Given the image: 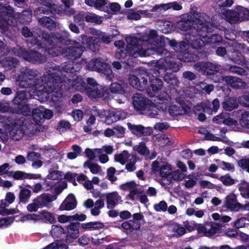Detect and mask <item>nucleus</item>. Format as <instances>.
<instances>
[{"mask_svg": "<svg viewBox=\"0 0 249 249\" xmlns=\"http://www.w3.org/2000/svg\"><path fill=\"white\" fill-rule=\"evenodd\" d=\"M55 65L53 62H48L45 65L46 72L40 78H38V72L33 69L23 68L21 73L23 80L21 85L25 87H29L34 90L36 95H39L44 91L55 92L58 86L57 81H51L50 76L53 74H59V71L57 70Z\"/></svg>", "mask_w": 249, "mask_h": 249, "instance_id": "1", "label": "nucleus"}, {"mask_svg": "<svg viewBox=\"0 0 249 249\" xmlns=\"http://www.w3.org/2000/svg\"><path fill=\"white\" fill-rule=\"evenodd\" d=\"M155 51L158 54L164 55L165 57L151 62L155 75L153 77L162 76L163 73V79L165 82L173 86L178 85L179 81L173 73L179 71L182 67L181 63L176 61L174 52H168L161 48L157 49Z\"/></svg>", "mask_w": 249, "mask_h": 249, "instance_id": "2", "label": "nucleus"}, {"mask_svg": "<svg viewBox=\"0 0 249 249\" xmlns=\"http://www.w3.org/2000/svg\"><path fill=\"white\" fill-rule=\"evenodd\" d=\"M22 34L25 37H30L33 45L41 46L42 41H46L49 45H54L55 43H60L64 45L70 43L68 33H66V36H64L57 33L49 34L39 29L31 32L27 27L24 26L22 29Z\"/></svg>", "mask_w": 249, "mask_h": 249, "instance_id": "3", "label": "nucleus"}, {"mask_svg": "<svg viewBox=\"0 0 249 249\" xmlns=\"http://www.w3.org/2000/svg\"><path fill=\"white\" fill-rule=\"evenodd\" d=\"M177 26L183 31L192 30V32L198 31L200 36L201 31L207 32L210 31L213 26L212 23L200 19V14L194 10L182 15L181 20L178 22Z\"/></svg>", "mask_w": 249, "mask_h": 249, "instance_id": "4", "label": "nucleus"}, {"mask_svg": "<svg viewBox=\"0 0 249 249\" xmlns=\"http://www.w3.org/2000/svg\"><path fill=\"white\" fill-rule=\"evenodd\" d=\"M58 43H55L54 45H50L51 47L48 49L43 50L41 49V52H38L34 50H30L27 51L19 47L13 48V53L15 55L22 58L24 60L32 63L42 64L46 62L47 56L52 54L54 55L53 47L56 45Z\"/></svg>", "mask_w": 249, "mask_h": 249, "instance_id": "5", "label": "nucleus"}, {"mask_svg": "<svg viewBox=\"0 0 249 249\" xmlns=\"http://www.w3.org/2000/svg\"><path fill=\"white\" fill-rule=\"evenodd\" d=\"M127 48L130 55L134 57L138 56H147L154 54L155 49L153 47L147 48L146 42L138 40L136 38L132 36L126 37Z\"/></svg>", "mask_w": 249, "mask_h": 249, "instance_id": "6", "label": "nucleus"}, {"mask_svg": "<svg viewBox=\"0 0 249 249\" xmlns=\"http://www.w3.org/2000/svg\"><path fill=\"white\" fill-rule=\"evenodd\" d=\"M57 70L59 71L60 73L59 74H53V76H50L51 81L56 80L58 82V86L55 89V91H57L60 89L61 86L59 85L62 82H66V79L71 77L74 72L77 71L80 69L79 64L74 63L73 61H68L62 64L61 68L54 64Z\"/></svg>", "mask_w": 249, "mask_h": 249, "instance_id": "7", "label": "nucleus"}, {"mask_svg": "<svg viewBox=\"0 0 249 249\" xmlns=\"http://www.w3.org/2000/svg\"><path fill=\"white\" fill-rule=\"evenodd\" d=\"M0 123H2L8 129L10 138L15 141L20 140L24 135V132L20 125L16 123L11 118L0 115Z\"/></svg>", "mask_w": 249, "mask_h": 249, "instance_id": "8", "label": "nucleus"}, {"mask_svg": "<svg viewBox=\"0 0 249 249\" xmlns=\"http://www.w3.org/2000/svg\"><path fill=\"white\" fill-rule=\"evenodd\" d=\"M87 67L91 71L103 73L108 80H112L114 76L110 65L101 58L91 59L88 63Z\"/></svg>", "mask_w": 249, "mask_h": 249, "instance_id": "9", "label": "nucleus"}, {"mask_svg": "<svg viewBox=\"0 0 249 249\" xmlns=\"http://www.w3.org/2000/svg\"><path fill=\"white\" fill-rule=\"evenodd\" d=\"M56 199V196L44 194L33 199V202L27 206L29 212H37L39 208L47 206L49 203Z\"/></svg>", "mask_w": 249, "mask_h": 249, "instance_id": "10", "label": "nucleus"}, {"mask_svg": "<svg viewBox=\"0 0 249 249\" xmlns=\"http://www.w3.org/2000/svg\"><path fill=\"white\" fill-rule=\"evenodd\" d=\"M148 79H149V74L144 70L139 71L137 76L130 75L128 77L130 85L140 90H142L147 87Z\"/></svg>", "mask_w": 249, "mask_h": 249, "instance_id": "11", "label": "nucleus"}, {"mask_svg": "<svg viewBox=\"0 0 249 249\" xmlns=\"http://www.w3.org/2000/svg\"><path fill=\"white\" fill-rule=\"evenodd\" d=\"M151 101L140 93H135L133 97V105L134 108L140 114L144 113V111L150 105Z\"/></svg>", "mask_w": 249, "mask_h": 249, "instance_id": "12", "label": "nucleus"}, {"mask_svg": "<svg viewBox=\"0 0 249 249\" xmlns=\"http://www.w3.org/2000/svg\"><path fill=\"white\" fill-rule=\"evenodd\" d=\"M84 51V48L81 46H74L61 49L60 53L68 59L75 60L79 58Z\"/></svg>", "mask_w": 249, "mask_h": 249, "instance_id": "13", "label": "nucleus"}, {"mask_svg": "<svg viewBox=\"0 0 249 249\" xmlns=\"http://www.w3.org/2000/svg\"><path fill=\"white\" fill-rule=\"evenodd\" d=\"M225 81L227 85L233 89H245L247 84L242 79L235 76H222L220 75V78L217 81L218 82Z\"/></svg>", "mask_w": 249, "mask_h": 249, "instance_id": "14", "label": "nucleus"}, {"mask_svg": "<svg viewBox=\"0 0 249 249\" xmlns=\"http://www.w3.org/2000/svg\"><path fill=\"white\" fill-rule=\"evenodd\" d=\"M86 93L88 96L92 99L102 98L106 99L108 96V93L101 85H97L96 87H88L86 89Z\"/></svg>", "mask_w": 249, "mask_h": 249, "instance_id": "15", "label": "nucleus"}, {"mask_svg": "<svg viewBox=\"0 0 249 249\" xmlns=\"http://www.w3.org/2000/svg\"><path fill=\"white\" fill-rule=\"evenodd\" d=\"M220 230V226L216 223H208L204 225H199L197 228L198 232L203 233L207 236H212Z\"/></svg>", "mask_w": 249, "mask_h": 249, "instance_id": "16", "label": "nucleus"}, {"mask_svg": "<svg viewBox=\"0 0 249 249\" xmlns=\"http://www.w3.org/2000/svg\"><path fill=\"white\" fill-rule=\"evenodd\" d=\"M194 68L198 71H203L204 73L207 74H211L219 71L218 66L209 62H201L196 63L194 65Z\"/></svg>", "mask_w": 249, "mask_h": 249, "instance_id": "17", "label": "nucleus"}, {"mask_svg": "<svg viewBox=\"0 0 249 249\" xmlns=\"http://www.w3.org/2000/svg\"><path fill=\"white\" fill-rule=\"evenodd\" d=\"M146 92L150 97H154L163 87L162 81L158 78H153L150 80V86L147 87Z\"/></svg>", "mask_w": 249, "mask_h": 249, "instance_id": "18", "label": "nucleus"}, {"mask_svg": "<svg viewBox=\"0 0 249 249\" xmlns=\"http://www.w3.org/2000/svg\"><path fill=\"white\" fill-rule=\"evenodd\" d=\"M128 128L135 135L139 137L150 135L153 133L152 129L150 127H144L142 125H135L128 123Z\"/></svg>", "mask_w": 249, "mask_h": 249, "instance_id": "19", "label": "nucleus"}, {"mask_svg": "<svg viewBox=\"0 0 249 249\" xmlns=\"http://www.w3.org/2000/svg\"><path fill=\"white\" fill-rule=\"evenodd\" d=\"M220 107V102L217 98L213 100L210 103L207 104L199 105L196 106V109L200 110L201 108L203 109V111L208 114H211L212 111L216 112Z\"/></svg>", "mask_w": 249, "mask_h": 249, "instance_id": "20", "label": "nucleus"}, {"mask_svg": "<svg viewBox=\"0 0 249 249\" xmlns=\"http://www.w3.org/2000/svg\"><path fill=\"white\" fill-rule=\"evenodd\" d=\"M79 223H71L67 227V233L66 240L67 243H70L71 240L77 238L79 236Z\"/></svg>", "mask_w": 249, "mask_h": 249, "instance_id": "21", "label": "nucleus"}, {"mask_svg": "<svg viewBox=\"0 0 249 249\" xmlns=\"http://www.w3.org/2000/svg\"><path fill=\"white\" fill-rule=\"evenodd\" d=\"M66 82L68 85L74 89L79 91H83L84 89L85 82L80 77H77L75 75H72L66 79Z\"/></svg>", "mask_w": 249, "mask_h": 249, "instance_id": "22", "label": "nucleus"}, {"mask_svg": "<svg viewBox=\"0 0 249 249\" xmlns=\"http://www.w3.org/2000/svg\"><path fill=\"white\" fill-rule=\"evenodd\" d=\"M197 33V36L190 35L188 37V41L192 48L198 49L205 45V40L202 36L198 34V31H195L194 33Z\"/></svg>", "mask_w": 249, "mask_h": 249, "instance_id": "23", "label": "nucleus"}, {"mask_svg": "<svg viewBox=\"0 0 249 249\" xmlns=\"http://www.w3.org/2000/svg\"><path fill=\"white\" fill-rule=\"evenodd\" d=\"M225 205L231 211H238L242 208L241 204L237 201L236 196L233 194L226 197Z\"/></svg>", "mask_w": 249, "mask_h": 249, "instance_id": "24", "label": "nucleus"}, {"mask_svg": "<svg viewBox=\"0 0 249 249\" xmlns=\"http://www.w3.org/2000/svg\"><path fill=\"white\" fill-rule=\"evenodd\" d=\"M126 113L124 111H117L116 112L109 111L107 117L105 120V123L109 125L116 122L120 119H124L126 117Z\"/></svg>", "mask_w": 249, "mask_h": 249, "instance_id": "25", "label": "nucleus"}, {"mask_svg": "<svg viewBox=\"0 0 249 249\" xmlns=\"http://www.w3.org/2000/svg\"><path fill=\"white\" fill-rule=\"evenodd\" d=\"M77 203L75 196L73 195H69L59 207L61 211H70L73 209Z\"/></svg>", "mask_w": 249, "mask_h": 249, "instance_id": "26", "label": "nucleus"}, {"mask_svg": "<svg viewBox=\"0 0 249 249\" xmlns=\"http://www.w3.org/2000/svg\"><path fill=\"white\" fill-rule=\"evenodd\" d=\"M106 198L107 206L108 209L113 208L121 199V197L116 192L107 194Z\"/></svg>", "mask_w": 249, "mask_h": 249, "instance_id": "27", "label": "nucleus"}, {"mask_svg": "<svg viewBox=\"0 0 249 249\" xmlns=\"http://www.w3.org/2000/svg\"><path fill=\"white\" fill-rule=\"evenodd\" d=\"M187 111V107L185 105L178 104L169 107L168 112L171 116L183 115Z\"/></svg>", "mask_w": 249, "mask_h": 249, "instance_id": "28", "label": "nucleus"}, {"mask_svg": "<svg viewBox=\"0 0 249 249\" xmlns=\"http://www.w3.org/2000/svg\"><path fill=\"white\" fill-rule=\"evenodd\" d=\"M43 107H40L32 108V117L34 122L38 125L42 124L44 122L42 111Z\"/></svg>", "mask_w": 249, "mask_h": 249, "instance_id": "29", "label": "nucleus"}, {"mask_svg": "<svg viewBox=\"0 0 249 249\" xmlns=\"http://www.w3.org/2000/svg\"><path fill=\"white\" fill-rule=\"evenodd\" d=\"M238 104L235 97H230L226 99L222 103V107L227 111H231L238 107Z\"/></svg>", "mask_w": 249, "mask_h": 249, "instance_id": "30", "label": "nucleus"}, {"mask_svg": "<svg viewBox=\"0 0 249 249\" xmlns=\"http://www.w3.org/2000/svg\"><path fill=\"white\" fill-rule=\"evenodd\" d=\"M14 11L12 7L10 6H5L0 3V17L1 18H4V16H7V19L11 18L12 20H15L14 17Z\"/></svg>", "mask_w": 249, "mask_h": 249, "instance_id": "31", "label": "nucleus"}, {"mask_svg": "<svg viewBox=\"0 0 249 249\" xmlns=\"http://www.w3.org/2000/svg\"><path fill=\"white\" fill-rule=\"evenodd\" d=\"M213 26L211 27L210 31H209L207 32H203L201 31V34L204 35L203 38L204 39L205 41H206L208 43H210L211 44H214L215 43L219 42L221 41V37L218 35H212L210 36H207V33L208 32H211L213 30V28L214 27V25L212 23Z\"/></svg>", "mask_w": 249, "mask_h": 249, "instance_id": "32", "label": "nucleus"}, {"mask_svg": "<svg viewBox=\"0 0 249 249\" xmlns=\"http://www.w3.org/2000/svg\"><path fill=\"white\" fill-rule=\"evenodd\" d=\"M38 22L44 27L50 30H53L57 26V23L48 17L39 18Z\"/></svg>", "mask_w": 249, "mask_h": 249, "instance_id": "33", "label": "nucleus"}, {"mask_svg": "<svg viewBox=\"0 0 249 249\" xmlns=\"http://www.w3.org/2000/svg\"><path fill=\"white\" fill-rule=\"evenodd\" d=\"M230 59L233 62L238 65H243L246 63L245 57L239 52L235 50L232 52Z\"/></svg>", "mask_w": 249, "mask_h": 249, "instance_id": "34", "label": "nucleus"}, {"mask_svg": "<svg viewBox=\"0 0 249 249\" xmlns=\"http://www.w3.org/2000/svg\"><path fill=\"white\" fill-rule=\"evenodd\" d=\"M19 188L20 189L19 194V201L24 203H26L28 202L29 199L31 197L32 194L31 191L21 186H20Z\"/></svg>", "mask_w": 249, "mask_h": 249, "instance_id": "35", "label": "nucleus"}, {"mask_svg": "<svg viewBox=\"0 0 249 249\" xmlns=\"http://www.w3.org/2000/svg\"><path fill=\"white\" fill-rule=\"evenodd\" d=\"M227 20L230 23H235L239 21L238 14L236 10H227L225 13L222 12Z\"/></svg>", "mask_w": 249, "mask_h": 249, "instance_id": "36", "label": "nucleus"}, {"mask_svg": "<svg viewBox=\"0 0 249 249\" xmlns=\"http://www.w3.org/2000/svg\"><path fill=\"white\" fill-rule=\"evenodd\" d=\"M131 156L132 155L127 151L124 150L120 153L115 154L114 160L116 162H119L122 165H124Z\"/></svg>", "mask_w": 249, "mask_h": 249, "instance_id": "37", "label": "nucleus"}, {"mask_svg": "<svg viewBox=\"0 0 249 249\" xmlns=\"http://www.w3.org/2000/svg\"><path fill=\"white\" fill-rule=\"evenodd\" d=\"M157 37V31L155 30H151L149 32V34L147 35V36H145L144 39V38L142 39V40L143 42H146V46L149 44H151L150 46L151 47H149L148 48H151V47H153L154 48L155 51L154 52L156 53L155 50L158 48H160V47H155V45H152V43H153V41L154 40H155L156 38ZM161 48L164 49L163 47H161Z\"/></svg>", "mask_w": 249, "mask_h": 249, "instance_id": "38", "label": "nucleus"}, {"mask_svg": "<svg viewBox=\"0 0 249 249\" xmlns=\"http://www.w3.org/2000/svg\"><path fill=\"white\" fill-rule=\"evenodd\" d=\"M36 2H38L46 7L49 8L51 12H55L56 13H59V7L53 3V0H35Z\"/></svg>", "mask_w": 249, "mask_h": 249, "instance_id": "39", "label": "nucleus"}, {"mask_svg": "<svg viewBox=\"0 0 249 249\" xmlns=\"http://www.w3.org/2000/svg\"><path fill=\"white\" fill-rule=\"evenodd\" d=\"M159 108L151 101L150 105H148L142 114H145L151 118H154L159 114Z\"/></svg>", "mask_w": 249, "mask_h": 249, "instance_id": "40", "label": "nucleus"}, {"mask_svg": "<svg viewBox=\"0 0 249 249\" xmlns=\"http://www.w3.org/2000/svg\"><path fill=\"white\" fill-rule=\"evenodd\" d=\"M18 63V62L16 59L11 57H6L2 61L3 66L8 70L15 68Z\"/></svg>", "mask_w": 249, "mask_h": 249, "instance_id": "41", "label": "nucleus"}, {"mask_svg": "<svg viewBox=\"0 0 249 249\" xmlns=\"http://www.w3.org/2000/svg\"><path fill=\"white\" fill-rule=\"evenodd\" d=\"M27 99L26 91L23 90L18 91L17 92V95L13 99V102L16 105H20L25 103Z\"/></svg>", "mask_w": 249, "mask_h": 249, "instance_id": "42", "label": "nucleus"}, {"mask_svg": "<svg viewBox=\"0 0 249 249\" xmlns=\"http://www.w3.org/2000/svg\"><path fill=\"white\" fill-rule=\"evenodd\" d=\"M172 172L171 166L167 162L161 164L160 175L162 178H169Z\"/></svg>", "mask_w": 249, "mask_h": 249, "instance_id": "43", "label": "nucleus"}, {"mask_svg": "<svg viewBox=\"0 0 249 249\" xmlns=\"http://www.w3.org/2000/svg\"><path fill=\"white\" fill-rule=\"evenodd\" d=\"M239 21L249 19V11L242 6H238L236 8Z\"/></svg>", "mask_w": 249, "mask_h": 249, "instance_id": "44", "label": "nucleus"}, {"mask_svg": "<svg viewBox=\"0 0 249 249\" xmlns=\"http://www.w3.org/2000/svg\"><path fill=\"white\" fill-rule=\"evenodd\" d=\"M80 38L82 39L81 45H87V47L91 50L94 51L95 50V45L94 44V39L92 37H88L85 35H81Z\"/></svg>", "mask_w": 249, "mask_h": 249, "instance_id": "45", "label": "nucleus"}, {"mask_svg": "<svg viewBox=\"0 0 249 249\" xmlns=\"http://www.w3.org/2000/svg\"><path fill=\"white\" fill-rule=\"evenodd\" d=\"M85 168H88L94 174H96L101 170V167L96 163H93L90 160H88L84 163Z\"/></svg>", "mask_w": 249, "mask_h": 249, "instance_id": "46", "label": "nucleus"}, {"mask_svg": "<svg viewBox=\"0 0 249 249\" xmlns=\"http://www.w3.org/2000/svg\"><path fill=\"white\" fill-rule=\"evenodd\" d=\"M137 162V158L134 156L132 155L130 158L127 160L125 165V168L128 172H133L136 169L135 163Z\"/></svg>", "mask_w": 249, "mask_h": 249, "instance_id": "47", "label": "nucleus"}, {"mask_svg": "<svg viewBox=\"0 0 249 249\" xmlns=\"http://www.w3.org/2000/svg\"><path fill=\"white\" fill-rule=\"evenodd\" d=\"M50 232L53 238H60L65 233L64 230L57 225H53Z\"/></svg>", "mask_w": 249, "mask_h": 249, "instance_id": "48", "label": "nucleus"}, {"mask_svg": "<svg viewBox=\"0 0 249 249\" xmlns=\"http://www.w3.org/2000/svg\"><path fill=\"white\" fill-rule=\"evenodd\" d=\"M85 20L89 22L101 24L102 22L101 18L94 14H89L84 17Z\"/></svg>", "mask_w": 249, "mask_h": 249, "instance_id": "49", "label": "nucleus"}, {"mask_svg": "<svg viewBox=\"0 0 249 249\" xmlns=\"http://www.w3.org/2000/svg\"><path fill=\"white\" fill-rule=\"evenodd\" d=\"M17 110L19 113H22L25 115H29L31 113L32 109L29 104L24 103L17 105Z\"/></svg>", "mask_w": 249, "mask_h": 249, "instance_id": "50", "label": "nucleus"}, {"mask_svg": "<svg viewBox=\"0 0 249 249\" xmlns=\"http://www.w3.org/2000/svg\"><path fill=\"white\" fill-rule=\"evenodd\" d=\"M186 176V174L180 172V171L177 170L174 172H171L170 178H172L174 180L180 181L183 180Z\"/></svg>", "mask_w": 249, "mask_h": 249, "instance_id": "51", "label": "nucleus"}, {"mask_svg": "<svg viewBox=\"0 0 249 249\" xmlns=\"http://www.w3.org/2000/svg\"><path fill=\"white\" fill-rule=\"evenodd\" d=\"M122 83H119L117 82L113 83L111 84L110 87V90L113 93H122L124 91V82H121Z\"/></svg>", "mask_w": 249, "mask_h": 249, "instance_id": "52", "label": "nucleus"}, {"mask_svg": "<svg viewBox=\"0 0 249 249\" xmlns=\"http://www.w3.org/2000/svg\"><path fill=\"white\" fill-rule=\"evenodd\" d=\"M98 36L103 43L109 44L113 41V37L115 36L114 35H109L105 33L100 32L98 34Z\"/></svg>", "mask_w": 249, "mask_h": 249, "instance_id": "53", "label": "nucleus"}, {"mask_svg": "<svg viewBox=\"0 0 249 249\" xmlns=\"http://www.w3.org/2000/svg\"><path fill=\"white\" fill-rule=\"evenodd\" d=\"M15 25V23L11 19L10 21L9 19L5 18H1L0 17V29L5 30L8 28V25L13 26Z\"/></svg>", "mask_w": 249, "mask_h": 249, "instance_id": "54", "label": "nucleus"}, {"mask_svg": "<svg viewBox=\"0 0 249 249\" xmlns=\"http://www.w3.org/2000/svg\"><path fill=\"white\" fill-rule=\"evenodd\" d=\"M219 180L226 186L232 185L235 182V180L228 174L220 177Z\"/></svg>", "mask_w": 249, "mask_h": 249, "instance_id": "55", "label": "nucleus"}, {"mask_svg": "<svg viewBox=\"0 0 249 249\" xmlns=\"http://www.w3.org/2000/svg\"><path fill=\"white\" fill-rule=\"evenodd\" d=\"M113 148L111 145H105L101 148H95V151L97 152V154H101L104 152L107 154H111L113 152Z\"/></svg>", "mask_w": 249, "mask_h": 249, "instance_id": "56", "label": "nucleus"}, {"mask_svg": "<svg viewBox=\"0 0 249 249\" xmlns=\"http://www.w3.org/2000/svg\"><path fill=\"white\" fill-rule=\"evenodd\" d=\"M229 71L239 75H244L246 72L245 69L236 66H231L229 68Z\"/></svg>", "mask_w": 249, "mask_h": 249, "instance_id": "57", "label": "nucleus"}, {"mask_svg": "<svg viewBox=\"0 0 249 249\" xmlns=\"http://www.w3.org/2000/svg\"><path fill=\"white\" fill-rule=\"evenodd\" d=\"M238 165L242 169L246 170L249 173V159L243 158L238 161Z\"/></svg>", "mask_w": 249, "mask_h": 249, "instance_id": "58", "label": "nucleus"}, {"mask_svg": "<svg viewBox=\"0 0 249 249\" xmlns=\"http://www.w3.org/2000/svg\"><path fill=\"white\" fill-rule=\"evenodd\" d=\"M240 123L242 126L249 128V112L242 113Z\"/></svg>", "mask_w": 249, "mask_h": 249, "instance_id": "59", "label": "nucleus"}, {"mask_svg": "<svg viewBox=\"0 0 249 249\" xmlns=\"http://www.w3.org/2000/svg\"><path fill=\"white\" fill-rule=\"evenodd\" d=\"M0 124L2 126V128H0V138L3 142H6L9 137L8 129L6 130L4 124L2 123Z\"/></svg>", "mask_w": 249, "mask_h": 249, "instance_id": "60", "label": "nucleus"}, {"mask_svg": "<svg viewBox=\"0 0 249 249\" xmlns=\"http://www.w3.org/2000/svg\"><path fill=\"white\" fill-rule=\"evenodd\" d=\"M167 204L164 201H161L158 204L154 205V208L157 212H165L167 209Z\"/></svg>", "mask_w": 249, "mask_h": 249, "instance_id": "61", "label": "nucleus"}, {"mask_svg": "<svg viewBox=\"0 0 249 249\" xmlns=\"http://www.w3.org/2000/svg\"><path fill=\"white\" fill-rule=\"evenodd\" d=\"M137 152L141 155H146L149 154V150L147 149L144 142H141L136 148Z\"/></svg>", "mask_w": 249, "mask_h": 249, "instance_id": "62", "label": "nucleus"}, {"mask_svg": "<svg viewBox=\"0 0 249 249\" xmlns=\"http://www.w3.org/2000/svg\"><path fill=\"white\" fill-rule=\"evenodd\" d=\"M164 7H165L166 10L170 8L175 10H180L182 8L181 5L176 1L166 3Z\"/></svg>", "mask_w": 249, "mask_h": 249, "instance_id": "63", "label": "nucleus"}, {"mask_svg": "<svg viewBox=\"0 0 249 249\" xmlns=\"http://www.w3.org/2000/svg\"><path fill=\"white\" fill-rule=\"evenodd\" d=\"M114 135L119 138H122L125 134V128L122 126L117 125L114 127Z\"/></svg>", "mask_w": 249, "mask_h": 249, "instance_id": "64", "label": "nucleus"}]
</instances>
